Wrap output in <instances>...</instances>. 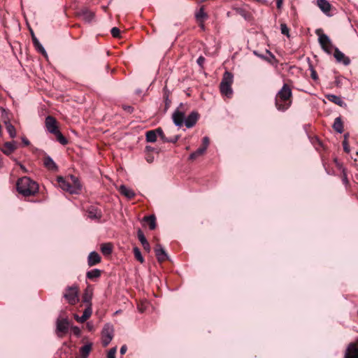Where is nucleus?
I'll return each mask as SVG.
<instances>
[{"instance_id":"obj_1","label":"nucleus","mask_w":358,"mask_h":358,"mask_svg":"<svg viewBox=\"0 0 358 358\" xmlns=\"http://www.w3.org/2000/svg\"><path fill=\"white\" fill-rule=\"evenodd\" d=\"M17 191L24 196L35 195L38 192V184L29 177L24 176L19 178L16 183Z\"/></svg>"},{"instance_id":"obj_2","label":"nucleus","mask_w":358,"mask_h":358,"mask_svg":"<svg viewBox=\"0 0 358 358\" xmlns=\"http://www.w3.org/2000/svg\"><path fill=\"white\" fill-rule=\"evenodd\" d=\"M57 182L59 187L64 191L69 192L71 194H77L81 190L82 186L78 178L73 175H71L69 178H64L62 176L57 178Z\"/></svg>"},{"instance_id":"obj_3","label":"nucleus","mask_w":358,"mask_h":358,"mask_svg":"<svg viewBox=\"0 0 358 358\" xmlns=\"http://www.w3.org/2000/svg\"><path fill=\"white\" fill-rule=\"evenodd\" d=\"M234 81V75L232 73L226 71L222 76V81L220 84V90L222 95L231 97L233 94L231 85Z\"/></svg>"},{"instance_id":"obj_4","label":"nucleus","mask_w":358,"mask_h":358,"mask_svg":"<svg viewBox=\"0 0 358 358\" xmlns=\"http://www.w3.org/2000/svg\"><path fill=\"white\" fill-rule=\"evenodd\" d=\"M321 29H317L316 34L318 35V41L319 43L322 48V49L327 52V54L330 55L332 52V50L334 48V45L329 38V37L323 33H321Z\"/></svg>"},{"instance_id":"obj_5","label":"nucleus","mask_w":358,"mask_h":358,"mask_svg":"<svg viewBox=\"0 0 358 358\" xmlns=\"http://www.w3.org/2000/svg\"><path fill=\"white\" fill-rule=\"evenodd\" d=\"M66 301L71 305H75L78 302V287L73 285L66 287L63 295Z\"/></svg>"},{"instance_id":"obj_6","label":"nucleus","mask_w":358,"mask_h":358,"mask_svg":"<svg viewBox=\"0 0 358 358\" xmlns=\"http://www.w3.org/2000/svg\"><path fill=\"white\" fill-rule=\"evenodd\" d=\"M184 107L185 106L181 103L172 115L173 122L177 127H181L185 123V110Z\"/></svg>"},{"instance_id":"obj_7","label":"nucleus","mask_w":358,"mask_h":358,"mask_svg":"<svg viewBox=\"0 0 358 358\" xmlns=\"http://www.w3.org/2000/svg\"><path fill=\"white\" fill-rule=\"evenodd\" d=\"M114 329L110 324H106L101 331L102 345L106 347L109 345L113 338Z\"/></svg>"},{"instance_id":"obj_8","label":"nucleus","mask_w":358,"mask_h":358,"mask_svg":"<svg viewBox=\"0 0 358 358\" xmlns=\"http://www.w3.org/2000/svg\"><path fill=\"white\" fill-rule=\"evenodd\" d=\"M276 95L280 96L281 99H285L291 103H292V92L290 87L286 83L283 85Z\"/></svg>"},{"instance_id":"obj_9","label":"nucleus","mask_w":358,"mask_h":358,"mask_svg":"<svg viewBox=\"0 0 358 358\" xmlns=\"http://www.w3.org/2000/svg\"><path fill=\"white\" fill-rule=\"evenodd\" d=\"M56 324V333L59 337H62L60 334L67 333L69 327V322L67 319H58Z\"/></svg>"},{"instance_id":"obj_10","label":"nucleus","mask_w":358,"mask_h":358,"mask_svg":"<svg viewBox=\"0 0 358 358\" xmlns=\"http://www.w3.org/2000/svg\"><path fill=\"white\" fill-rule=\"evenodd\" d=\"M87 214L88 218L99 222L102 217V212L101 209L94 206H90L87 209Z\"/></svg>"},{"instance_id":"obj_11","label":"nucleus","mask_w":358,"mask_h":358,"mask_svg":"<svg viewBox=\"0 0 358 358\" xmlns=\"http://www.w3.org/2000/svg\"><path fill=\"white\" fill-rule=\"evenodd\" d=\"M45 123V127L50 133L54 134L59 130L57 120L54 117L51 115L46 117Z\"/></svg>"},{"instance_id":"obj_12","label":"nucleus","mask_w":358,"mask_h":358,"mask_svg":"<svg viewBox=\"0 0 358 358\" xmlns=\"http://www.w3.org/2000/svg\"><path fill=\"white\" fill-rule=\"evenodd\" d=\"M344 358H358V341L348 345Z\"/></svg>"},{"instance_id":"obj_13","label":"nucleus","mask_w":358,"mask_h":358,"mask_svg":"<svg viewBox=\"0 0 358 358\" xmlns=\"http://www.w3.org/2000/svg\"><path fill=\"white\" fill-rule=\"evenodd\" d=\"M199 113L197 111L191 112L189 115L185 117V125L187 128L189 129L193 127L197 122L199 118Z\"/></svg>"},{"instance_id":"obj_14","label":"nucleus","mask_w":358,"mask_h":358,"mask_svg":"<svg viewBox=\"0 0 358 358\" xmlns=\"http://www.w3.org/2000/svg\"><path fill=\"white\" fill-rule=\"evenodd\" d=\"M291 103L285 99H281V98L277 95L275 96V106L278 110L285 112L291 106Z\"/></svg>"},{"instance_id":"obj_15","label":"nucleus","mask_w":358,"mask_h":358,"mask_svg":"<svg viewBox=\"0 0 358 358\" xmlns=\"http://www.w3.org/2000/svg\"><path fill=\"white\" fill-rule=\"evenodd\" d=\"M334 49V56L338 62L343 63L345 66L350 64V59L349 57H346L338 48L335 47Z\"/></svg>"},{"instance_id":"obj_16","label":"nucleus","mask_w":358,"mask_h":358,"mask_svg":"<svg viewBox=\"0 0 358 358\" xmlns=\"http://www.w3.org/2000/svg\"><path fill=\"white\" fill-rule=\"evenodd\" d=\"M156 257L159 262H163L168 259L169 257L164 248L160 245L157 244L155 248Z\"/></svg>"},{"instance_id":"obj_17","label":"nucleus","mask_w":358,"mask_h":358,"mask_svg":"<svg viewBox=\"0 0 358 358\" xmlns=\"http://www.w3.org/2000/svg\"><path fill=\"white\" fill-rule=\"evenodd\" d=\"M16 149V142L14 141L6 142L1 148V150L2 151V152L7 156L11 155Z\"/></svg>"},{"instance_id":"obj_18","label":"nucleus","mask_w":358,"mask_h":358,"mask_svg":"<svg viewBox=\"0 0 358 358\" xmlns=\"http://www.w3.org/2000/svg\"><path fill=\"white\" fill-rule=\"evenodd\" d=\"M101 256L95 251L91 252L87 257V264L89 266H93L101 262Z\"/></svg>"},{"instance_id":"obj_19","label":"nucleus","mask_w":358,"mask_h":358,"mask_svg":"<svg viewBox=\"0 0 358 358\" xmlns=\"http://www.w3.org/2000/svg\"><path fill=\"white\" fill-rule=\"evenodd\" d=\"M44 166L50 171H58V166L53 159L48 155H46L43 158Z\"/></svg>"},{"instance_id":"obj_20","label":"nucleus","mask_w":358,"mask_h":358,"mask_svg":"<svg viewBox=\"0 0 358 358\" xmlns=\"http://www.w3.org/2000/svg\"><path fill=\"white\" fill-rule=\"evenodd\" d=\"M317 5L324 13L330 15L331 6L327 0H317Z\"/></svg>"},{"instance_id":"obj_21","label":"nucleus","mask_w":358,"mask_h":358,"mask_svg":"<svg viewBox=\"0 0 358 358\" xmlns=\"http://www.w3.org/2000/svg\"><path fill=\"white\" fill-rule=\"evenodd\" d=\"M92 313V310L90 305L88 307H87L84 310L82 316L79 317L78 315H75V319L78 322L83 323L91 316Z\"/></svg>"},{"instance_id":"obj_22","label":"nucleus","mask_w":358,"mask_h":358,"mask_svg":"<svg viewBox=\"0 0 358 358\" xmlns=\"http://www.w3.org/2000/svg\"><path fill=\"white\" fill-rule=\"evenodd\" d=\"M119 192H120L121 194L124 195L125 197H127L129 199H133L136 195L134 190H132L130 188H128L127 187H126L124 185H120V187L119 188Z\"/></svg>"},{"instance_id":"obj_23","label":"nucleus","mask_w":358,"mask_h":358,"mask_svg":"<svg viewBox=\"0 0 358 358\" xmlns=\"http://www.w3.org/2000/svg\"><path fill=\"white\" fill-rule=\"evenodd\" d=\"M137 236H138L139 241L142 244L144 250L149 252L150 250V244H149L148 241H147L143 232L141 229L138 230Z\"/></svg>"},{"instance_id":"obj_24","label":"nucleus","mask_w":358,"mask_h":358,"mask_svg":"<svg viewBox=\"0 0 358 358\" xmlns=\"http://www.w3.org/2000/svg\"><path fill=\"white\" fill-rule=\"evenodd\" d=\"M31 39H32L33 44L34 45V47L36 48V49L38 50V52H39L40 53H41L43 55H47L45 48L41 44V43L39 42V41L37 39V38L35 36L34 34L32 31H31Z\"/></svg>"},{"instance_id":"obj_25","label":"nucleus","mask_w":358,"mask_h":358,"mask_svg":"<svg viewBox=\"0 0 358 358\" xmlns=\"http://www.w3.org/2000/svg\"><path fill=\"white\" fill-rule=\"evenodd\" d=\"M326 98L331 102L336 103V105L339 106H343V105H345V102L342 100V99L335 94H327Z\"/></svg>"},{"instance_id":"obj_26","label":"nucleus","mask_w":358,"mask_h":358,"mask_svg":"<svg viewBox=\"0 0 358 358\" xmlns=\"http://www.w3.org/2000/svg\"><path fill=\"white\" fill-rule=\"evenodd\" d=\"M195 17L199 23L204 22V21L208 18V15L205 12L204 8L203 6L201 7L199 10L196 13Z\"/></svg>"},{"instance_id":"obj_27","label":"nucleus","mask_w":358,"mask_h":358,"mask_svg":"<svg viewBox=\"0 0 358 358\" xmlns=\"http://www.w3.org/2000/svg\"><path fill=\"white\" fill-rule=\"evenodd\" d=\"M101 275V271L98 268H94L91 271H89L86 273V277L87 279L94 280L99 278Z\"/></svg>"},{"instance_id":"obj_28","label":"nucleus","mask_w":358,"mask_h":358,"mask_svg":"<svg viewBox=\"0 0 358 358\" xmlns=\"http://www.w3.org/2000/svg\"><path fill=\"white\" fill-rule=\"evenodd\" d=\"M333 128L338 134H342L343 132V123L341 117H338L334 120Z\"/></svg>"},{"instance_id":"obj_29","label":"nucleus","mask_w":358,"mask_h":358,"mask_svg":"<svg viewBox=\"0 0 358 358\" xmlns=\"http://www.w3.org/2000/svg\"><path fill=\"white\" fill-rule=\"evenodd\" d=\"M143 221L148 224L150 230H154L156 228V217L154 215L145 216Z\"/></svg>"},{"instance_id":"obj_30","label":"nucleus","mask_w":358,"mask_h":358,"mask_svg":"<svg viewBox=\"0 0 358 358\" xmlns=\"http://www.w3.org/2000/svg\"><path fill=\"white\" fill-rule=\"evenodd\" d=\"M5 125L10 137L14 138L16 136V130L15 127L9 121H5Z\"/></svg>"},{"instance_id":"obj_31","label":"nucleus","mask_w":358,"mask_h":358,"mask_svg":"<svg viewBox=\"0 0 358 358\" xmlns=\"http://www.w3.org/2000/svg\"><path fill=\"white\" fill-rule=\"evenodd\" d=\"M145 138L148 142L155 143L157 138L156 129L148 131L145 134Z\"/></svg>"},{"instance_id":"obj_32","label":"nucleus","mask_w":358,"mask_h":358,"mask_svg":"<svg viewBox=\"0 0 358 358\" xmlns=\"http://www.w3.org/2000/svg\"><path fill=\"white\" fill-rule=\"evenodd\" d=\"M101 251L103 255H110L113 251L112 244L110 243L102 244L101 245Z\"/></svg>"},{"instance_id":"obj_33","label":"nucleus","mask_w":358,"mask_h":358,"mask_svg":"<svg viewBox=\"0 0 358 358\" xmlns=\"http://www.w3.org/2000/svg\"><path fill=\"white\" fill-rule=\"evenodd\" d=\"M206 152L205 148L199 147L196 151L193 152L190 154L189 159L191 160H194L197 157L203 155Z\"/></svg>"},{"instance_id":"obj_34","label":"nucleus","mask_w":358,"mask_h":358,"mask_svg":"<svg viewBox=\"0 0 358 358\" xmlns=\"http://www.w3.org/2000/svg\"><path fill=\"white\" fill-rule=\"evenodd\" d=\"M56 136L57 141H59L62 145H65L68 143V140L63 134L58 130L57 132L54 134Z\"/></svg>"},{"instance_id":"obj_35","label":"nucleus","mask_w":358,"mask_h":358,"mask_svg":"<svg viewBox=\"0 0 358 358\" xmlns=\"http://www.w3.org/2000/svg\"><path fill=\"white\" fill-rule=\"evenodd\" d=\"M133 251H134V257L136 259V260H138L141 263H143L144 258L141 254L140 249L138 247H134L133 249Z\"/></svg>"},{"instance_id":"obj_36","label":"nucleus","mask_w":358,"mask_h":358,"mask_svg":"<svg viewBox=\"0 0 358 358\" xmlns=\"http://www.w3.org/2000/svg\"><path fill=\"white\" fill-rule=\"evenodd\" d=\"M92 297V292H90L87 289V290H85V293L83 294V301L84 303H90V305L91 306Z\"/></svg>"},{"instance_id":"obj_37","label":"nucleus","mask_w":358,"mask_h":358,"mask_svg":"<svg viewBox=\"0 0 358 358\" xmlns=\"http://www.w3.org/2000/svg\"><path fill=\"white\" fill-rule=\"evenodd\" d=\"M82 15L83 16V18L87 22L91 21L94 17L93 13H92L87 10H83Z\"/></svg>"},{"instance_id":"obj_38","label":"nucleus","mask_w":358,"mask_h":358,"mask_svg":"<svg viewBox=\"0 0 358 358\" xmlns=\"http://www.w3.org/2000/svg\"><path fill=\"white\" fill-rule=\"evenodd\" d=\"M280 31L281 34L285 35L287 38H289V29L285 23L280 24Z\"/></svg>"},{"instance_id":"obj_39","label":"nucleus","mask_w":358,"mask_h":358,"mask_svg":"<svg viewBox=\"0 0 358 358\" xmlns=\"http://www.w3.org/2000/svg\"><path fill=\"white\" fill-rule=\"evenodd\" d=\"M110 34L114 38H119L120 36V31L117 27H113L110 30Z\"/></svg>"},{"instance_id":"obj_40","label":"nucleus","mask_w":358,"mask_h":358,"mask_svg":"<svg viewBox=\"0 0 358 358\" xmlns=\"http://www.w3.org/2000/svg\"><path fill=\"white\" fill-rule=\"evenodd\" d=\"M157 135L160 137V138L163 141V142H165L166 137L164 134V131L162 128L159 127L156 129Z\"/></svg>"},{"instance_id":"obj_41","label":"nucleus","mask_w":358,"mask_h":358,"mask_svg":"<svg viewBox=\"0 0 358 358\" xmlns=\"http://www.w3.org/2000/svg\"><path fill=\"white\" fill-rule=\"evenodd\" d=\"M122 108L125 112L129 114L132 113L134 110V107L129 105H122Z\"/></svg>"},{"instance_id":"obj_42","label":"nucleus","mask_w":358,"mask_h":358,"mask_svg":"<svg viewBox=\"0 0 358 358\" xmlns=\"http://www.w3.org/2000/svg\"><path fill=\"white\" fill-rule=\"evenodd\" d=\"M164 98L165 101V109L166 110L170 106L171 101L169 99V94L167 92H164Z\"/></svg>"},{"instance_id":"obj_43","label":"nucleus","mask_w":358,"mask_h":358,"mask_svg":"<svg viewBox=\"0 0 358 358\" xmlns=\"http://www.w3.org/2000/svg\"><path fill=\"white\" fill-rule=\"evenodd\" d=\"M178 139H179V136L178 135H176V136H174L170 137V138H167L166 137L165 143H176L178 141Z\"/></svg>"},{"instance_id":"obj_44","label":"nucleus","mask_w":358,"mask_h":358,"mask_svg":"<svg viewBox=\"0 0 358 358\" xmlns=\"http://www.w3.org/2000/svg\"><path fill=\"white\" fill-rule=\"evenodd\" d=\"M209 143H210V141H209L208 137L205 136L202 139V145L201 147L205 148V150H206L209 145Z\"/></svg>"},{"instance_id":"obj_45","label":"nucleus","mask_w":358,"mask_h":358,"mask_svg":"<svg viewBox=\"0 0 358 358\" xmlns=\"http://www.w3.org/2000/svg\"><path fill=\"white\" fill-rule=\"evenodd\" d=\"M116 351H117V348L115 347L110 349V350L108 352L107 357L108 358H115Z\"/></svg>"},{"instance_id":"obj_46","label":"nucleus","mask_w":358,"mask_h":358,"mask_svg":"<svg viewBox=\"0 0 358 358\" xmlns=\"http://www.w3.org/2000/svg\"><path fill=\"white\" fill-rule=\"evenodd\" d=\"M206 61V59L203 56H200L199 57V58L197 59L196 60V63L197 64L201 67V68H203V64Z\"/></svg>"},{"instance_id":"obj_47","label":"nucleus","mask_w":358,"mask_h":358,"mask_svg":"<svg viewBox=\"0 0 358 358\" xmlns=\"http://www.w3.org/2000/svg\"><path fill=\"white\" fill-rule=\"evenodd\" d=\"M72 331L74 335L79 336L80 335L81 331L79 327L74 326L72 327Z\"/></svg>"},{"instance_id":"obj_48","label":"nucleus","mask_w":358,"mask_h":358,"mask_svg":"<svg viewBox=\"0 0 358 358\" xmlns=\"http://www.w3.org/2000/svg\"><path fill=\"white\" fill-rule=\"evenodd\" d=\"M343 150L345 152H347V153L350 152V147H349L348 141H343Z\"/></svg>"},{"instance_id":"obj_49","label":"nucleus","mask_w":358,"mask_h":358,"mask_svg":"<svg viewBox=\"0 0 358 358\" xmlns=\"http://www.w3.org/2000/svg\"><path fill=\"white\" fill-rule=\"evenodd\" d=\"M342 180H343V182L345 185H348V179L347 173H346L345 169L343 170Z\"/></svg>"},{"instance_id":"obj_50","label":"nucleus","mask_w":358,"mask_h":358,"mask_svg":"<svg viewBox=\"0 0 358 358\" xmlns=\"http://www.w3.org/2000/svg\"><path fill=\"white\" fill-rule=\"evenodd\" d=\"M311 78L315 80H316L318 78L317 74L314 69L311 70Z\"/></svg>"},{"instance_id":"obj_51","label":"nucleus","mask_w":358,"mask_h":358,"mask_svg":"<svg viewBox=\"0 0 358 358\" xmlns=\"http://www.w3.org/2000/svg\"><path fill=\"white\" fill-rule=\"evenodd\" d=\"M127 345H123L120 348V354H121V355H124V354H125V353H126V352H127Z\"/></svg>"},{"instance_id":"obj_52","label":"nucleus","mask_w":358,"mask_h":358,"mask_svg":"<svg viewBox=\"0 0 358 358\" xmlns=\"http://www.w3.org/2000/svg\"><path fill=\"white\" fill-rule=\"evenodd\" d=\"M145 159L146 161L148 162V163H152L154 160V157L150 155H148L146 157H145Z\"/></svg>"},{"instance_id":"obj_53","label":"nucleus","mask_w":358,"mask_h":358,"mask_svg":"<svg viewBox=\"0 0 358 358\" xmlns=\"http://www.w3.org/2000/svg\"><path fill=\"white\" fill-rule=\"evenodd\" d=\"M276 1V6L278 9L281 8L283 0H275Z\"/></svg>"},{"instance_id":"obj_54","label":"nucleus","mask_w":358,"mask_h":358,"mask_svg":"<svg viewBox=\"0 0 358 358\" xmlns=\"http://www.w3.org/2000/svg\"><path fill=\"white\" fill-rule=\"evenodd\" d=\"M22 143H24V145L26 146H27L30 144L29 141L25 137L22 138Z\"/></svg>"},{"instance_id":"obj_55","label":"nucleus","mask_w":358,"mask_h":358,"mask_svg":"<svg viewBox=\"0 0 358 358\" xmlns=\"http://www.w3.org/2000/svg\"><path fill=\"white\" fill-rule=\"evenodd\" d=\"M145 150L148 152H152L155 150V148H152L151 146L147 145L145 147Z\"/></svg>"},{"instance_id":"obj_56","label":"nucleus","mask_w":358,"mask_h":358,"mask_svg":"<svg viewBox=\"0 0 358 358\" xmlns=\"http://www.w3.org/2000/svg\"><path fill=\"white\" fill-rule=\"evenodd\" d=\"M349 136V134H344V140L343 141H348V138Z\"/></svg>"},{"instance_id":"obj_57","label":"nucleus","mask_w":358,"mask_h":358,"mask_svg":"<svg viewBox=\"0 0 358 358\" xmlns=\"http://www.w3.org/2000/svg\"><path fill=\"white\" fill-rule=\"evenodd\" d=\"M200 27H201L202 29H205V26H204V24H203V22L200 23Z\"/></svg>"},{"instance_id":"obj_58","label":"nucleus","mask_w":358,"mask_h":358,"mask_svg":"<svg viewBox=\"0 0 358 358\" xmlns=\"http://www.w3.org/2000/svg\"><path fill=\"white\" fill-rule=\"evenodd\" d=\"M267 52L271 55V59H275V56L273 54H271L270 51H267Z\"/></svg>"},{"instance_id":"obj_59","label":"nucleus","mask_w":358,"mask_h":358,"mask_svg":"<svg viewBox=\"0 0 358 358\" xmlns=\"http://www.w3.org/2000/svg\"><path fill=\"white\" fill-rule=\"evenodd\" d=\"M258 55L259 57H261V58H262V59H266V57H265V56H264V55Z\"/></svg>"},{"instance_id":"obj_60","label":"nucleus","mask_w":358,"mask_h":358,"mask_svg":"<svg viewBox=\"0 0 358 358\" xmlns=\"http://www.w3.org/2000/svg\"><path fill=\"white\" fill-rule=\"evenodd\" d=\"M3 166V162L1 159L0 158V169Z\"/></svg>"},{"instance_id":"obj_61","label":"nucleus","mask_w":358,"mask_h":358,"mask_svg":"<svg viewBox=\"0 0 358 358\" xmlns=\"http://www.w3.org/2000/svg\"><path fill=\"white\" fill-rule=\"evenodd\" d=\"M266 61H267L268 62H271V59L268 58L266 57V59H265Z\"/></svg>"},{"instance_id":"obj_62","label":"nucleus","mask_w":358,"mask_h":358,"mask_svg":"<svg viewBox=\"0 0 358 358\" xmlns=\"http://www.w3.org/2000/svg\"><path fill=\"white\" fill-rule=\"evenodd\" d=\"M357 315H358V310H357Z\"/></svg>"}]
</instances>
